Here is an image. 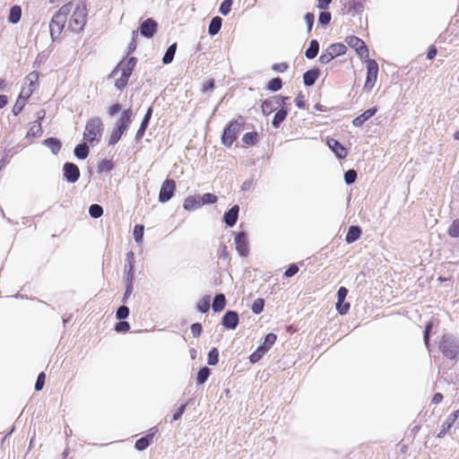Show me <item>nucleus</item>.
Wrapping results in <instances>:
<instances>
[{"label": "nucleus", "instance_id": "1", "mask_svg": "<svg viewBox=\"0 0 459 459\" xmlns=\"http://www.w3.org/2000/svg\"><path fill=\"white\" fill-rule=\"evenodd\" d=\"M66 4L72 5L69 9L70 18L67 29L73 32H81L83 30L87 20L88 11L86 4L81 0L70 2Z\"/></svg>", "mask_w": 459, "mask_h": 459}, {"label": "nucleus", "instance_id": "2", "mask_svg": "<svg viewBox=\"0 0 459 459\" xmlns=\"http://www.w3.org/2000/svg\"><path fill=\"white\" fill-rule=\"evenodd\" d=\"M71 7V4H64L52 17L49 22V31L52 40L58 39L59 35L63 31L69 15V9Z\"/></svg>", "mask_w": 459, "mask_h": 459}, {"label": "nucleus", "instance_id": "3", "mask_svg": "<svg viewBox=\"0 0 459 459\" xmlns=\"http://www.w3.org/2000/svg\"><path fill=\"white\" fill-rule=\"evenodd\" d=\"M103 131V124L100 117H94L88 120L85 126L83 133V139L92 143L94 142H100Z\"/></svg>", "mask_w": 459, "mask_h": 459}, {"label": "nucleus", "instance_id": "4", "mask_svg": "<svg viewBox=\"0 0 459 459\" xmlns=\"http://www.w3.org/2000/svg\"><path fill=\"white\" fill-rule=\"evenodd\" d=\"M439 349L447 359H455L459 355V340L452 335L445 334L439 343Z\"/></svg>", "mask_w": 459, "mask_h": 459}, {"label": "nucleus", "instance_id": "5", "mask_svg": "<svg viewBox=\"0 0 459 459\" xmlns=\"http://www.w3.org/2000/svg\"><path fill=\"white\" fill-rule=\"evenodd\" d=\"M244 123V118L239 117L238 119L231 121L228 125L221 136V142L225 146L230 147L232 145Z\"/></svg>", "mask_w": 459, "mask_h": 459}, {"label": "nucleus", "instance_id": "6", "mask_svg": "<svg viewBox=\"0 0 459 459\" xmlns=\"http://www.w3.org/2000/svg\"><path fill=\"white\" fill-rule=\"evenodd\" d=\"M347 51V47L342 43H334L330 45L319 56L321 64H328L333 58L344 55Z\"/></svg>", "mask_w": 459, "mask_h": 459}, {"label": "nucleus", "instance_id": "7", "mask_svg": "<svg viewBox=\"0 0 459 459\" xmlns=\"http://www.w3.org/2000/svg\"><path fill=\"white\" fill-rule=\"evenodd\" d=\"M289 100L288 97L274 96L263 101L261 108L264 116H269L273 111L281 107H284L285 101Z\"/></svg>", "mask_w": 459, "mask_h": 459}, {"label": "nucleus", "instance_id": "8", "mask_svg": "<svg viewBox=\"0 0 459 459\" xmlns=\"http://www.w3.org/2000/svg\"><path fill=\"white\" fill-rule=\"evenodd\" d=\"M377 74H378V65L377 63L373 60L369 59L368 60L367 65V77L366 82L363 87L364 91H369L374 87L376 81L377 79Z\"/></svg>", "mask_w": 459, "mask_h": 459}, {"label": "nucleus", "instance_id": "9", "mask_svg": "<svg viewBox=\"0 0 459 459\" xmlns=\"http://www.w3.org/2000/svg\"><path fill=\"white\" fill-rule=\"evenodd\" d=\"M346 43L355 49L361 58H368V49L365 42L358 37L350 36L345 39Z\"/></svg>", "mask_w": 459, "mask_h": 459}, {"label": "nucleus", "instance_id": "10", "mask_svg": "<svg viewBox=\"0 0 459 459\" xmlns=\"http://www.w3.org/2000/svg\"><path fill=\"white\" fill-rule=\"evenodd\" d=\"M176 190V182L173 179H166L160 187L159 194V201L167 203L174 195Z\"/></svg>", "mask_w": 459, "mask_h": 459}, {"label": "nucleus", "instance_id": "11", "mask_svg": "<svg viewBox=\"0 0 459 459\" xmlns=\"http://www.w3.org/2000/svg\"><path fill=\"white\" fill-rule=\"evenodd\" d=\"M235 246L241 256H247L249 252L247 235L246 232H238L235 237Z\"/></svg>", "mask_w": 459, "mask_h": 459}, {"label": "nucleus", "instance_id": "12", "mask_svg": "<svg viewBox=\"0 0 459 459\" xmlns=\"http://www.w3.org/2000/svg\"><path fill=\"white\" fill-rule=\"evenodd\" d=\"M64 178L69 183H75L80 177L79 168L71 162H65L63 167Z\"/></svg>", "mask_w": 459, "mask_h": 459}, {"label": "nucleus", "instance_id": "13", "mask_svg": "<svg viewBox=\"0 0 459 459\" xmlns=\"http://www.w3.org/2000/svg\"><path fill=\"white\" fill-rule=\"evenodd\" d=\"M347 294L348 290L345 287H341L337 291L336 309L341 315H345L350 309V303H344Z\"/></svg>", "mask_w": 459, "mask_h": 459}, {"label": "nucleus", "instance_id": "14", "mask_svg": "<svg viewBox=\"0 0 459 459\" xmlns=\"http://www.w3.org/2000/svg\"><path fill=\"white\" fill-rule=\"evenodd\" d=\"M133 117H134V113L131 108L123 110L120 117L116 122L115 127L126 132L128 129V127L133 120Z\"/></svg>", "mask_w": 459, "mask_h": 459}, {"label": "nucleus", "instance_id": "15", "mask_svg": "<svg viewBox=\"0 0 459 459\" xmlns=\"http://www.w3.org/2000/svg\"><path fill=\"white\" fill-rule=\"evenodd\" d=\"M238 315L235 311H227L223 316L221 324L222 325L230 330H234L238 325Z\"/></svg>", "mask_w": 459, "mask_h": 459}, {"label": "nucleus", "instance_id": "16", "mask_svg": "<svg viewBox=\"0 0 459 459\" xmlns=\"http://www.w3.org/2000/svg\"><path fill=\"white\" fill-rule=\"evenodd\" d=\"M459 417V411H455L453 413H451L445 422L441 426V429L439 433L437 434V437L441 438L443 437L446 432H448L453 426L455 425V422L457 421Z\"/></svg>", "mask_w": 459, "mask_h": 459}, {"label": "nucleus", "instance_id": "17", "mask_svg": "<svg viewBox=\"0 0 459 459\" xmlns=\"http://www.w3.org/2000/svg\"><path fill=\"white\" fill-rule=\"evenodd\" d=\"M157 30V22L152 19L145 20L140 26V32L143 37L152 38Z\"/></svg>", "mask_w": 459, "mask_h": 459}, {"label": "nucleus", "instance_id": "18", "mask_svg": "<svg viewBox=\"0 0 459 459\" xmlns=\"http://www.w3.org/2000/svg\"><path fill=\"white\" fill-rule=\"evenodd\" d=\"M137 63V60L135 57H130L126 64H124L121 67L120 65H117L112 72V74H116L119 70H121V73L123 74L127 75L128 77L131 76L132 72L134 68L135 67Z\"/></svg>", "mask_w": 459, "mask_h": 459}, {"label": "nucleus", "instance_id": "19", "mask_svg": "<svg viewBox=\"0 0 459 459\" xmlns=\"http://www.w3.org/2000/svg\"><path fill=\"white\" fill-rule=\"evenodd\" d=\"M327 145L339 159H343L347 156L346 149L337 140L333 138L328 139Z\"/></svg>", "mask_w": 459, "mask_h": 459}, {"label": "nucleus", "instance_id": "20", "mask_svg": "<svg viewBox=\"0 0 459 459\" xmlns=\"http://www.w3.org/2000/svg\"><path fill=\"white\" fill-rule=\"evenodd\" d=\"M238 205H234L224 213L223 221L229 227H232L236 224L238 217Z\"/></svg>", "mask_w": 459, "mask_h": 459}, {"label": "nucleus", "instance_id": "21", "mask_svg": "<svg viewBox=\"0 0 459 459\" xmlns=\"http://www.w3.org/2000/svg\"><path fill=\"white\" fill-rule=\"evenodd\" d=\"M126 264L125 265L126 280H134V255L132 251L126 254Z\"/></svg>", "mask_w": 459, "mask_h": 459}, {"label": "nucleus", "instance_id": "22", "mask_svg": "<svg viewBox=\"0 0 459 459\" xmlns=\"http://www.w3.org/2000/svg\"><path fill=\"white\" fill-rule=\"evenodd\" d=\"M377 111V108H368L364 111L360 116L355 117L352 121L354 126L359 127L362 126L363 124L372 117Z\"/></svg>", "mask_w": 459, "mask_h": 459}, {"label": "nucleus", "instance_id": "23", "mask_svg": "<svg viewBox=\"0 0 459 459\" xmlns=\"http://www.w3.org/2000/svg\"><path fill=\"white\" fill-rule=\"evenodd\" d=\"M152 110L151 108H148L142 123H141V126H140V128L138 129V131L136 132V134H135V138L137 140L141 139L144 133H145V130L149 125V122H150V119H151V117H152Z\"/></svg>", "mask_w": 459, "mask_h": 459}, {"label": "nucleus", "instance_id": "24", "mask_svg": "<svg viewBox=\"0 0 459 459\" xmlns=\"http://www.w3.org/2000/svg\"><path fill=\"white\" fill-rule=\"evenodd\" d=\"M33 91V89H30L28 92H26V99L29 98V96L30 95V93ZM23 93H24V90H22V91L21 92L18 100H16L13 108V113L17 116L18 114L21 113V111L22 110L24 105H25V98H23Z\"/></svg>", "mask_w": 459, "mask_h": 459}, {"label": "nucleus", "instance_id": "25", "mask_svg": "<svg viewBox=\"0 0 459 459\" xmlns=\"http://www.w3.org/2000/svg\"><path fill=\"white\" fill-rule=\"evenodd\" d=\"M202 206L200 199L196 196H188L185 199L183 207L186 211H195Z\"/></svg>", "mask_w": 459, "mask_h": 459}, {"label": "nucleus", "instance_id": "26", "mask_svg": "<svg viewBox=\"0 0 459 459\" xmlns=\"http://www.w3.org/2000/svg\"><path fill=\"white\" fill-rule=\"evenodd\" d=\"M319 76L317 69H311L303 74L304 84L306 86H312Z\"/></svg>", "mask_w": 459, "mask_h": 459}, {"label": "nucleus", "instance_id": "27", "mask_svg": "<svg viewBox=\"0 0 459 459\" xmlns=\"http://www.w3.org/2000/svg\"><path fill=\"white\" fill-rule=\"evenodd\" d=\"M288 116V109L284 107H281L280 109L274 115L272 125L274 128H279L281 124L285 120Z\"/></svg>", "mask_w": 459, "mask_h": 459}, {"label": "nucleus", "instance_id": "28", "mask_svg": "<svg viewBox=\"0 0 459 459\" xmlns=\"http://www.w3.org/2000/svg\"><path fill=\"white\" fill-rule=\"evenodd\" d=\"M361 235V230L358 226H351L345 237V241L349 244L358 240Z\"/></svg>", "mask_w": 459, "mask_h": 459}, {"label": "nucleus", "instance_id": "29", "mask_svg": "<svg viewBox=\"0 0 459 459\" xmlns=\"http://www.w3.org/2000/svg\"><path fill=\"white\" fill-rule=\"evenodd\" d=\"M43 143L51 150L53 154H57L61 149L60 141L54 137L44 140Z\"/></svg>", "mask_w": 459, "mask_h": 459}, {"label": "nucleus", "instance_id": "30", "mask_svg": "<svg viewBox=\"0 0 459 459\" xmlns=\"http://www.w3.org/2000/svg\"><path fill=\"white\" fill-rule=\"evenodd\" d=\"M226 305L225 296L221 293L217 294L212 302V309L214 312H220L224 309Z\"/></svg>", "mask_w": 459, "mask_h": 459}, {"label": "nucleus", "instance_id": "31", "mask_svg": "<svg viewBox=\"0 0 459 459\" xmlns=\"http://www.w3.org/2000/svg\"><path fill=\"white\" fill-rule=\"evenodd\" d=\"M319 51V43L316 39H312L309 43L308 48L306 50V57L308 59L315 58Z\"/></svg>", "mask_w": 459, "mask_h": 459}, {"label": "nucleus", "instance_id": "32", "mask_svg": "<svg viewBox=\"0 0 459 459\" xmlns=\"http://www.w3.org/2000/svg\"><path fill=\"white\" fill-rule=\"evenodd\" d=\"M221 22L222 20L221 17L216 16L212 18L208 28L209 34L212 36L216 35L221 28Z\"/></svg>", "mask_w": 459, "mask_h": 459}, {"label": "nucleus", "instance_id": "33", "mask_svg": "<svg viewBox=\"0 0 459 459\" xmlns=\"http://www.w3.org/2000/svg\"><path fill=\"white\" fill-rule=\"evenodd\" d=\"M153 437V433L148 434L147 436L139 438L134 445L135 449L138 451H143L147 448L150 445L151 440Z\"/></svg>", "mask_w": 459, "mask_h": 459}, {"label": "nucleus", "instance_id": "34", "mask_svg": "<svg viewBox=\"0 0 459 459\" xmlns=\"http://www.w3.org/2000/svg\"><path fill=\"white\" fill-rule=\"evenodd\" d=\"M22 16V9L18 5H14L10 9L8 20L11 23H17Z\"/></svg>", "mask_w": 459, "mask_h": 459}, {"label": "nucleus", "instance_id": "35", "mask_svg": "<svg viewBox=\"0 0 459 459\" xmlns=\"http://www.w3.org/2000/svg\"><path fill=\"white\" fill-rule=\"evenodd\" d=\"M74 155L81 160H84L89 155V148L86 143H81L74 148Z\"/></svg>", "mask_w": 459, "mask_h": 459}, {"label": "nucleus", "instance_id": "36", "mask_svg": "<svg viewBox=\"0 0 459 459\" xmlns=\"http://www.w3.org/2000/svg\"><path fill=\"white\" fill-rule=\"evenodd\" d=\"M210 374H211V370H210V368H208L207 367H204V368H202L198 371V373H197V377H196V383H197V385H203V384H204V383L207 381V379H208V377H209Z\"/></svg>", "mask_w": 459, "mask_h": 459}, {"label": "nucleus", "instance_id": "37", "mask_svg": "<svg viewBox=\"0 0 459 459\" xmlns=\"http://www.w3.org/2000/svg\"><path fill=\"white\" fill-rule=\"evenodd\" d=\"M177 49V44L174 43L169 47L165 55L163 56L162 62L165 65L170 64L174 58L175 53Z\"/></svg>", "mask_w": 459, "mask_h": 459}, {"label": "nucleus", "instance_id": "38", "mask_svg": "<svg viewBox=\"0 0 459 459\" xmlns=\"http://www.w3.org/2000/svg\"><path fill=\"white\" fill-rule=\"evenodd\" d=\"M196 307L199 312L206 313L210 309V296L203 297L196 305Z\"/></svg>", "mask_w": 459, "mask_h": 459}, {"label": "nucleus", "instance_id": "39", "mask_svg": "<svg viewBox=\"0 0 459 459\" xmlns=\"http://www.w3.org/2000/svg\"><path fill=\"white\" fill-rule=\"evenodd\" d=\"M267 352L266 349L259 346L249 357L251 363H256Z\"/></svg>", "mask_w": 459, "mask_h": 459}, {"label": "nucleus", "instance_id": "40", "mask_svg": "<svg viewBox=\"0 0 459 459\" xmlns=\"http://www.w3.org/2000/svg\"><path fill=\"white\" fill-rule=\"evenodd\" d=\"M257 136L255 132L247 133L243 135L242 141L247 145H254L257 142Z\"/></svg>", "mask_w": 459, "mask_h": 459}, {"label": "nucleus", "instance_id": "41", "mask_svg": "<svg viewBox=\"0 0 459 459\" xmlns=\"http://www.w3.org/2000/svg\"><path fill=\"white\" fill-rule=\"evenodd\" d=\"M124 133H125L124 131L115 127L111 133L110 137H109L108 143L110 145L116 144L121 139Z\"/></svg>", "mask_w": 459, "mask_h": 459}, {"label": "nucleus", "instance_id": "42", "mask_svg": "<svg viewBox=\"0 0 459 459\" xmlns=\"http://www.w3.org/2000/svg\"><path fill=\"white\" fill-rule=\"evenodd\" d=\"M277 339V336L276 334L273 333H268L265 338H264V342L262 345H260L261 347H264L266 349V351H268L269 349L273 345V343L275 342Z\"/></svg>", "mask_w": 459, "mask_h": 459}, {"label": "nucleus", "instance_id": "43", "mask_svg": "<svg viewBox=\"0 0 459 459\" xmlns=\"http://www.w3.org/2000/svg\"><path fill=\"white\" fill-rule=\"evenodd\" d=\"M89 213L92 218L98 219L103 214V209L99 204H91L89 208Z\"/></svg>", "mask_w": 459, "mask_h": 459}, {"label": "nucleus", "instance_id": "44", "mask_svg": "<svg viewBox=\"0 0 459 459\" xmlns=\"http://www.w3.org/2000/svg\"><path fill=\"white\" fill-rule=\"evenodd\" d=\"M217 200H218V198H217V196L215 195L207 193V194L203 195V196L200 199V202H201L202 206H203V205H205V204H215L217 202Z\"/></svg>", "mask_w": 459, "mask_h": 459}, {"label": "nucleus", "instance_id": "45", "mask_svg": "<svg viewBox=\"0 0 459 459\" xmlns=\"http://www.w3.org/2000/svg\"><path fill=\"white\" fill-rule=\"evenodd\" d=\"M219 361V351L216 348H212L208 353V364L214 366Z\"/></svg>", "mask_w": 459, "mask_h": 459}, {"label": "nucleus", "instance_id": "46", "mask_svg": "<svg viewBox=\"0 0 459 459\" xmlns=\"http://www.w3.org/2000/svg\"><path fill=\"white\" fill-rule=\"evenodd\" d=\"M264 307V300L263 299H256L252 305V312L255 315L262 313Z\"/></svg>", "mask_w": 459, "mask_h": 459}, {"label": "nucleus", "instance_id": "47", "mask_svg": "<svg viewBox=\"0 0 459 459\" xmlns=\"http://www.w3.org/2000/svg\"><path fill=\"white\" fill-rule=\"evenodd\" d=\"M144 227L143 225H135L134 229V238L137 243H142Z\"/></svg>", "mask_w": 459, "mask_h": 459}, {"label": "nucleus", "instance_id": "48", "mask_svg": "<svg viewBox=\"0 0 459 459\" xmlns=\"http://www.w3.org/2000/svg\"><path fill=\"white\" fill-rule=\"evenodd\" d=\"M282 86V82L280 78H273L268 82L267 89L272 91H279Z\"/></svg>", "mask_w": 459, "mask_h": 459}, {"label": "nucleus", "instance_id": "49", "mask_svg": "<svg viewBox=\"0 0 459 459\" xmlns=\"http://www.w3.org/2000/svg\"><path fill=\"white\" fill-rule=\"evenodd\" d=\"M233 1L232 0H224L220 6V13L222 15H227L230 13L231 10Z\"/></svg>", "mask_w": 459, "mask_h": 459}, {"label": "nucleus", "instance_id": "50", "mask_svg": "<svg viewBox=\"0 0 459 459\" xmlns=\"http://www.w3.org/2000/svg\"><path fill=\"white\" fill-rule=\"evenodd\" d=\"M357 178V172L354 169H349L344 174V180L347 185H351L355 182Z\"/></svg>", "mask_w": 459, "mask_h": 459}, {"label": "nucleus", "instance_id": "51", "mask_svg": "<svg viewBox=\"0 0 459 459\" xmlns=\"http://www.w3.org/2000/svg\"><path fill=\"white\" fill-rule=\"evenodd\" d=\"M331 19H332L331 13L329 12L324 11V12H321L319 14L318 22L321 25L325 26L331 22Z\"/></svg>", "mask_w": 459, "mask_h": 459}, {"label": "nucleus", "instance_id": "52", "mask_svg": "<svg viewBox=\"0 0 459 459\" xmlns=\"http://www.w3.org/2000/svg\"><path fill=\"white\" fill-rule=\"evenodd\" d=\"M128 79H129V77L127 75L123 74L121 73V76L116 80V82H115L116 88L118 90L124 89L127 84Z\"/></svg>", "mask_w": 459, "mask_h": 459}, {"label": "nucleus", "instance_id": "53", "mask_svg": "<svg viewBox=\"0 0 459 459\" xmlns=\"http://www.w3.org/2000/svg\"><path fill=\"white\" fill-rule=\"evenodd\" d=\"M448 233L451 237L459 238V219L454 221L449 228Z\"/></svg>", "mask_w": 459, "mask_h": 459}, {"label": "nucleus", "instance_id": "54", "mask_svg": "<svg viewBox=\"0 0 459 459\" xmlns=\"http://www.w3.org/2000/svg\"><path fill=\"white\" fill-rule=\"evenodd\" d=\"M118 319H125L129 316V308L126 306H121L117 310L116 314Z\"/></svg>", "mask_w": 459, "mask_h": 459}, {"label": "nucleus", "instance_id": "55", "mask_svg": "<svg viewBox=\"0 0 459 459\" xmlns=\"http://www.w3.org/2000/svg\"><path fill=\"white\" fill-rule=\"evenodd\" d=\"M129 329H130V325L126 321H120V322L117 323L115 325V330L118 333H120V332L125 333V332H127Z\"/></svg>", "mask_w": 459, "mask_h": 459}, {"label": "nucleus", "instance_id": "56", "mask_svg": "<svg viewBox=\"0 0 459 459\" xmlns=\"http://www.w3.org/2000/svg\"><path fill=\"white\" fill-rule=\"evenodd\" d=\"M45 374L43 372H41L39 376H38V378H37V381H36V384H35V390L36 391H40L43 386H44V384H45Z\"/></svg>", "mask_w": 459, "mask_h": 459}, {"label": "nucleus", "instance_id": "57", "mask_svg": "<svg viewBox=\"0 0 459 459\" xmlns=\"http://www.w3.org/2000/svg\"><path fill=\"white\" fill-rule=\"evenodd\" d=\"M304 20L306 22V24L307 26V31H310L312 30V27H313V24H314V20H315V16L312 13H307L305 14L304 16Z\"/></svg>", "mask_w": 459, "mask_h": 459}, {"label": "nucleus", "instance_id": "58", "mask_svg": "<svg viewBox=\"0 0 459 459\" xmlns=\"http://www.w3.org/2000/svg\"><path fill=\"white\" fill-rule=\"evenodd\" d=\"M299 272V267L297 264H292L289 266V268L285 271L284 276L285 277H292Z\"/></svg>", "mask_w": 459, "mask_h": 459}, {"label": "nucleus", "instance_id": "59", "mask_svg": "<svg viewBox=\"0 0 459 459\" xmlns=\"http://www.w3.org/2000/svg\"><path fill=\"white\" fill-rule=\"evenodd\" d=\"M133 281L134 280H126V291L124 294V301L132 294L133 291Z\"/></svg>", "mask_w": 459, "mask_h": 459}, {"label": "nucleus", "instance_id": "60", "mask_svg": "<svg viewBox=\"0 0 459 459\" xmlns=\"http://www.w3.org/2000/svg\"><path fill=\"white\" fill-rule=\"evenodd\" d=\"M191 332L194 337H198L202 333V325L195 323L191 325Z\"/></svg>", "mask_w": 459, "mask_h": 459}, {"label": "nucleus", "instance_id": "61", "mask_svg": "<svg viewBox=\"0 0 459 459\" xmlns=\"http://www.w3.org/2000/svg\"><path fill=\"white\" fill-rule=\"evenodd\" d=\"M289 65L287 63H279L273 65V70L279 73H283L288 69Z\"/></svg>", "mask_w": 459, "mask_h": 459}, {"label": "nucleus", "instance_id": "62", "mask_svg": "<svg viewBox=\"0 0 459 459\" xmlns=\"http://www.w3.org/2000/svg\"><path fill=\"white\" fill-rule=\"evenodd\" d=\"M333 0H316L317 8L320 10H326Z\"/></svg>", "mask_w": 459, "mask_h": 459}, {"label": "nucleus", "instance_id": "63", "mask_svg": "<svg viewBox=\"0 0 459 459\" xmlns=\"http://www.w3.org/2000/svg\"><path fill=\"white\" fill-rule=\"evenodd\" d=\"M121 110V106L120 104L117 103V104H113L112 106L109 107L108 108V114L110 116H115L117 113H118L119 111Z\"/></svg>", "mask_w": 459, "mask_h": 459}, {"label": "nucleus", "instance_id": "64", "mask_svg": "<svg viewBox=\"0 0 459 459\" xmlns=\"http://www.w3.org/2000/svg\"><path fill=\"white\" fill-rule=\"evenodd\" d=\"M214 88V81L213 80H209L208 82H206L204 86H203V92H207L209 91H212Z\"/></svg>", "mask_w": 459, "mask_h": 459}]
</instances>
